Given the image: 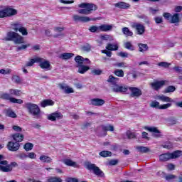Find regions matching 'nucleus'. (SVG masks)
Listing matches in <instances>:
<instances>
[{"label":"nucleus","mask_w":182,"mask_h":182,"mask_svg":"<svg viewBox=\"0 0 182 182\" xmlns=\"http://www.w3.org/2000/svg\"><path fill=\"white\" fill-rule=\"evenodd\" d=\"M11 27L14 31H8L5 39L7 41H13L14 44H21V46H18V47L16 48V51L26 50L28 47H30V43L23 44L25 41L24 37L18 33V31L20 32L21 22L13 21L11 23Z\"/></svg>","instance_id":"nucleus-1"},{"label":"nucleus","mask_w":182,"mask_h":182,"mask_svg":"<svg viewBox=\"0 0 182 182\" xmlns=\"http://www.w3.org/2000/svg\"><path fill=\"white\" fill-rule=\"evenodd\" d=\"M9 94L6 92H0V98L1 99H6V100H9L11 103H23L22 100H17V98H14L13 95L16 97H20L21 94V91L20 90H13L11 89L9 90Z\"/></svg>","instance_id":"nucleus-2"},{"label":"nucleus","mask_w":182,"mask_h":182,"mask_svg":"<svg viewBox=\"0 0 182 182\" xmlns=\"http://www.w3.org/2000/svg\"><path fill=\"white\" fill-rule=\"evenodd\" d=\"M157 97L159 100H162V102H167V104H163V105H161L159 101H151L149 104L151 107H155L156 109H168L172 106L171 102H174L173 100L170 98V97H166V95H159Z\"/></svg>","instance_id":"nucleus-3"},{"label":"nucleus","mask_w":182,"mask_h":182,"mask_svg":"<svg viewBox=\"0 0 182 182\" xmlns=\"http://www.w3.org/2000/svg\"><path fill=\"white\" fill-rule=\"evenodd\" d=\"M119 81V78H116L115 77H113V75H109L107 82H111L112 87L111 90L113 92H127L128 91L127 87L124 85H119L117 84Z\"/></svg>","instance_id":"nucleus-4"},{"label":"nucleus","mask_w":182,"mask_h":182,"mask_svg":"<svg viewBox=\"0 0 182 182\" xmlns=\"http://www.w3.org/2000/svg\"><path fill=\"white\" fill-rule=\"evenodd\" d=\"M79 7H81L77 10L80 14H90L92 11L97 10V6L93 4V3H80Z\"/></svg>","instance_id":"nucleus-5"},{"label":"nucleus","mask_w":182,"mask_h":182,"mask_svg":"<svg viewBox=\"0 0 182 182\" xmlns=\"http://www.w3.org/2000/svg\"><path fill=\"white\" fill-rule=\"evenodd\" d=\"M18 14V10L11 6H5L4 9L0 10V18L4 17H12Z\"/></svg>","instance_id":"nucleus-6"},{"label":"nucleus","mask_w":182,"mask_h":182,"mask_svg":"<svg viewBox=\"0 0 182 182\" xmlns=\"http://www.w3.org/2000/svg\"><path fill=\"white\" fill-rule=\"evenodd\" d=\"M182 154V151L181 150H176L173 151V153H164L163 154H160L159 161H168L171 159H178Z\"/></svg>","instance_id":"nucleus-7"},{"label":"nucleus","mask_w":182,"mask_h":182,"mask_svg":"<svg viewBox=\"0 0 182 182\" xmlns=\"http://www.w3.org/2000/svg\"><path fill=\"white\" fill-rule=\"evenodd\" d=\"M26 107H27L31 114H33V116H36V117H39L41 109L38 105H36V104H31V102H28V104H26Z\"/></svg>","instance_id":"nucleus-8"},{"label":"nucleus","mask_w":182,"mask_h":182,"mask_svg":"<svg viewBox=\"0 0 182 182\" xmlns=\"http://www.w3.org/2000/svg\"><path fill=\"white\" fill-rule=\"evenodd\" d=\"M163 16L164 18L168 20L170 23H179L180 21V13H177L176 11L173 14L168 12H164L163 13Z\"/></svg>","instance_id":"nucleus-9"},{"label":"nucleus","mask_w":182,"mask_h":182,"mask_svg":"<svg viewBox=\"0 0 182 182\" xmlns=\"http://www.w3.org/2000/svg\"><path fill=\"white\" fill-rule=\"evenodd\" d=\"M86 168L87 170H90V171H92L95 176H97L98 177H105V173L100 170L96 164H92V163H89L87 164Z\"/></svg>","instance_id":"nucleus-10"},{"label":"nucleus","mask_w":182,"mask_h":182,"mask_svg":"<svg viewBox=\"0 0 182 182\" xmlns=\"http://www.w3.org/2000/svg\"><path fill=\"white\" fill-rule=\"evenodd\" d=\"M144 129L145 130H148V132H152L154 137H161V132L159 130L158 127L155 126H145Z\"/></svg>","instance_id":"nucleus-11"},{"label":"nucleus","mask_w":182,"mask_h":182,"mask_svg":"<svg viewBox=\"0 0 182 182\" xmlns=\"http://www.w3.org/2000/svg\"><path fill=\"white\" fill-rule=\"evenodd\" d=\"M38 63H39V65L41 68L43 70H50V63L48 60L45 58H41V57H38Z\"/></svg>","instance_id":"nucleus-12"},{"label":"nucleus","mask_w":182,"mask_h":182,"mask_svg":"<svg viewBox=\"0 0 182 182\" xmlns=\"http://www.w3.org/2000/svg\"><path fill=\"white\" fill-rule=\"evenodd\" d=\"M166 82V81H164V80L154 81V82H151L150 85L152 90H154L155 91H159V90H160L165 85Z\"/></svg>","instance_id":"nucleus-13"},{"label":"nucleus","mask_w":182,"mask_h":182,"mask_svg":"<svg viewBox=\"0 0 182 182\" xmlns=\"http://www.w3.org/2000/svg\"><path fill=\"white\" fill-rule=\"evenodd\" d=\"M73 18L74 21H82V22H87V21H90L91 20H95V18H91L90 17H88V16H80L79 14H74L73 16Z\"/></svg>","instance_id":"nucleus-14"},{"label":"nucleus","mask_w":182,"mask_h":182,"mask_svg":"<svg viewBox=\"0 0 182 182\" xmlns=\"http://www.w3.org/2000/svg\"><path fill=\"white\" fill-rule=\"evenodd\" d=\"M18 164L16 161H12L10 164H9V161H7V164L6 167H0V168L3 171L4 173H9L12 171L13 167H18Z\"/></svg>","instance_id":"nucleus-15"},{"label":"nucleus","mask_w":182,"mask_h":182,"mask_svg":"<svg viewBox=\"0 0 182 182\" xmlns=\"http://www.w3.org/2000/svg\"><path fill=\"white\" fill-rule=\"evenodd\" d=\"M132 27L135 28L137 31V34L142 35L145 31V26L141 23H133Z\"/></svg>","instance_id":"nucleus-16"},{"label":"nucleus","mask_w":182,"mask_h":182,"mask_svg":"<svg viewBox=\"0 0 182 182\" xmlns=\"http://www.w3.org/2000/svg\"><path fill=\"white\" fill-rule=\"evenodd\" d=\"M20 146V143H17L16 141H11L7 144V149L11 151H17V150H19Z\"/></svg>","instance_id":"nucleus-17"},{"label":"nucleus","mask_w":182,"mask_h":182,"mask_svg":"<svg viewBox=\"0 0 182 182\" xmlns=\"http://www.w3.org/2000/svg\"><path fill=\"white\" fill-rule=\"evenodd\" d=\"M106 101L102 100V98H92L88 101L89 105H92V106H103Z\"/></svg>","instance_id":"nucleus-18"},{"label":"nucleus","mask_w":182,"mask_h":182,"mask_svg":"<svg viewBox=\"0 0 182 182\" xmlns=\"http://www.w3.org/2000/svg\"><path fill=\"white\" fill-rule=\"evenodd\" d=\"M63 114L60 112H54L53 113H50L48 115V119L49 120H58L59 119H63Z\"/></svg>","instance_id":"nucleus-19"},{"label":"nucleus","mask_w":182,"mask_h":182,"mask_svg":"<svg viewBox=\"0 0 182 182\" xmlns=\"http://www.w3.org/2000/svg\"><path fill=\"white\" fill-rule=\"evenodd\" d=\"M108 40H112L109 34H101L97 39L98 44H103V41H107Z\"/></svg>","instance_id":"nucleus-20"},{"label":"nucleus","mask_w":182,"mask_h":182,"mask_svg":"<svg viewBox=\"0 0 182 182\" xmlns=\"http://www.w3.org/2000/svg\"><path fill=\"white\" fill-rule=\"evenodd\" d=\"M59 88L64 91L65 94H72L74 92L73 88H71L67 84H59Z\"/></svg>","instance_id":"nucleus-21"},{"label":"nucleus","mask_w":182,"mask_h":182,"mask_svg":"<svg viewBox=\"0 0 182 182\" xmlns=\"http://www.w3.org/2000/svg\"><path fill=\"white\" fill-rule=\"evenodd\" d=\"M129 90L131 91V97H139L142 95L141 90L139 88L131 87Z\"/></svg>","instance_id":"nucleus-22"},{"label":"nucleus","mask_w":182,"mask_h":182,"mask_svg":"<svg viewBox=\"0 0 182 182\" xmlns=\"http://www.w3.org/2000/svg\"><path fill=\"white\" fill-rule=\"evenodd\" d=\"M113 24H101L100 31H111L113 29Z\"/></svg>","instance_id":"nucleus-23"},{"label":"nucleus","mask_w":182,"mask_h":182,"mask_svg":"<svg viewBox=\"0 0 182 182\" xmlns=\"http://www.w3.org/2000/svg\"><path fill=\"white\" fill-rule=\"evenodd\" d=\"M75 63H77L76 67H77L78 70H80L84 61H85V58H84L81 55H77V57H75Z\"/></svg>","instance_id":"nucleus-24"},{"label":"nucleus","mask_w":182,"mask_h":182,"mask_svg":"<svg viewBox=\"0 0 182 182\" xmlns=\"http://www.w3.org/2000/svg\"><path fill=\"white\" fill-rule=\"evenodd\" d=\"M114 6L119 9H128L130 7V4H129V3H125V1H118V3L114 4Z\"/></svg>","instance_id":"nucleus-25"},{"label":"nucleus","mask_w":182,"mask_h":182,"mask_svg":"<svg viewBox=\"0 0 182 182\" xmlns=\"http://www.w3.org/2000/svg\"><path fill=\"white\" fill-rule=\"evenodd\" d=\"M64 164H66V166H70V167H78L76 161H73L70 159H65L63 160Z\"/></svg>","instance_id":"nucleus-26"},{"label":"nucleus","mask_w":182,"mask_h":182,"mask_svg":"<svg viewBox=\"0 0 182 182\" xmlns=\"http://www.w3.org/2000/svg\"><path fill=\"white\" fill-rule=\"evenodd\" d=\"M74 55L73 53H63V54H60V58H62V60H70Z\"/></svg>","instance_id":"nucleus-27"},{"label":"nucleus","mask_w":182,"mask_h":182,"mask_svg":"<svg viewBox=\"0 0 182 182\" xmlns=\"http://www.w3.org/2000/svg\"><path fill=\"white\" fill-rule=\"evenodd\" d=\"M39 159L42 163H52V158L49 156H46L44 154L40 156Z\"/></svg>","instance_id":"nucleus-28"},{"label":"nucleus","mask_w":182,"mask_h":182,"mask_svg":"<svg viewBox=\"0 0 182 182\" xmlns=\"http://www.w3.org/2000/svg\"><path fill=\"white\" fill-rule=\"evenodd\" d=\"M136 149L137 151H139L140 153H148L149 151H151L150 148L145 146H136Z\"/></svg>","instance_id":"nucleus-29"},{"label":"nucleus","mask_w":182,"mask_h":182,"mask_svg":"<svg viewBox=\"0 0 182 182\" xmlns=\"http://www.w3.org/2000/svg\"><path fill=\"white\" fill-rule=\"evenodd\" d=\"M106 48L107 50H109L112 53V51H116L117 50H118L119 46L118 44H112V43H109L108 44H107Z\"/></svg>","instance_id":"nucleus-30"},{"label":"nucleus","mask_w":182,"mask_h":182,"mask_svg":"<svg viewBox=\"0 0 182 182\" xmlns=\"http://www.w3.org/2000/svg\"><path fill=\"white\" fill-rule=\"evenodd\" d=\"M12 137L16 143H19L23 140L24 136L23 134H20V133H16L15 134H13Z\"/></svg>","instance_id":"nucleus-31"},{"label":"nucleus","mask_w":182,"mask_h":182,"mask_svg":"<svg viewBox=\"0 0 182 182\" xmlns=\"http://www.w3.org/2000/svg\"><path fill=\"white\" fill-rule=\"evenodd\" d=\"M124 47L131 51H134L135 50V47L132 41H125V43H124Z\"/></svg>","instance_id":"nucleus-32"},{"label":"nucleus","mask_w":182,"mask_h":182,"mask_svg":"<svg viewBox=\"0 0 182 182\" xmlns=\"http://www.w3.org/2000/svg\"><path fill=\"white\" fill-rule=\"evenodd\" d=\"M53 105H55V102L54 101H52V100H44V101L41 102L42 107H46V106H53Z\"/></svg>","instance_id":"nucleus-33"},{"label":"nucleus","mask_w":182,"mask_h":182,"mask_svg":"<svg viewBox=\"0 0 182 182\" xmlns=\"http://www.w3.org/2000/svg\"><path fill=\"white\" fill-rule=\"evenodd\" d=\"M139 51L141 53H144L149 50V46L147 44H144L142 43H138Z\"/></svg>","instance_id":"nucleus-34"},{"label":"nucleus","mask_w":182,"mask_h":182,"mask_svg":"<svg viewBox=\"0 0 182 182\" xmlns=\"http://www.w3.org/2000/svg\"><path fill=\"white\" fill-rule=\"evenodd\" d=\"M89 70L90 67L88 65H84L82 63L81 67L78 70V73L80 74H85V73H87V71H88Z\"/></svg>","instance_id":"nucleus-35"},{"label":"nucleus","mask_w":182,"mask_h":182,"mask_svg":"<svg viewBox=\"0 0 182 182\" xmlns=\"http://www.w3.org/2000/svg\"><path fill=\"white\" fill-rule=\"evenodd\" d=\"M102 129L105 132V136L107 134V132H114V127L112 124H107V126H103Z\"/></svg>","instance_id":"nucleus-36"},{"label":"nucleus","mask_w":182,"mask_h":182,"mask_svg":"<svg viewBox=\"0 0 182 182\" xmlns=\"http://www.w3.org/2000/svg\"><path fill=\"white\" fill-rule=\"evenodd\" d=\"M122 33H124V34L127 36V37L133 36V31H131L129 27H123Z\"/></svg>","instance_id":"nucleus-37"},{"label":"nucleus","mask_w":182,"mask_h":182,"mask_svg":"<svg viewBox=\"0 0 182 182\" xmlns=\"http://www.w3.org/2000/svg\"><path fill=\"white\" fill-rule=\"evenodd\" d=\"M20 33H21L22 37H23V36H28V34L26 27H24L22 23H20Z\"/></svg>","instance_id":"nucleus-38"},{"label":"nucleus","mask_w":182,"mask_h":182,"mask_svg":"<svg viewBox=\"0 0 182 182\" xmlns=\"http://www.w3.org/2000/svg\"><path fill=\"white\" fill-rule=\"evenodd\" d=\"M3 159L4 156L2 154H0V167H6L8 161L7 160H3ZM0 171H3V170L0 168Z\"/></svg>","instance_id":"nucleus-39"},{"label":"nucleus","mask_w":182,"mask_h":182,"mask_svg":"<svg viewBox=\"0 0 182 182\" xmlns=\"http://www.w3.org/2000/svg\"><path fill=\"white\" fill-rule=\"evenodd\" d=\"M99 154L102 157H109V156H112V151H109L107 150H103L102 151H100L99 153Z\"/></svg>","instance_id":"nucleus-40"},{"label":"nucleus","mask_w":182,"mask_h":182,"mask_svg":"<svg viewBox=\"0 0 182 182\" xmlns=\"http://www.w3.org/2000/svg\"><path fill=\"white\" fill-rule=\"evenodd\" d=\"M46 182H63L60 177H48Z\"/></svg>","instance_id":"nucleus-41"},{"label":"nucleus","mask_w":182,"mask_h":182,"mask_svg":"<svg viewBox=\"0 0 182 182\" xmlns=\"http://www.w3.org/2000/svg\"><path fill=\"white\" fill-rule=\"evenodd\" d=\"M127 136L128 137V139H136V134L134 132H131V130H127Z\"/></svg>","instance_id":"nucleus-42"},{"label":"nucleus","mask_w":182,"mask_h":182,"mask_svg":"<svg viewBox=\"0 0 182 182\" xmlns=\"http://www.w3.org/2000/svg\"><path fill=\"white\" fill-rule=\"evenodd\" d=\"M90 31H91L92 33H100V26H91L89 28Z\"/></svg>","instance_id":"nucleus-43"},{"label":"nucleus","mask_w":182,"mask_h":182,"mask_svg":"<svg viewBox=\"0 0 182 182\" xmlns=\"http://www.w3.org/2000/svg\"><path fill=\"white\" fill-rule=\"evenodd\" d=\"M6 114L7 116H9L10 117H16V113H15V112H14L13 110H11V109H8L6 111Z\"/></svg>","instance_id":"nucleus-44"},{"label":"nucleus","mask_w":182,"mask_h":182,"mask_svg":"<svg viewBox=\"0 0 182 182\" xmlns=\"http://www.w3.org/2000/svg\"><path fill=\"white\" fill-rule=\"evenodd\" d=\"M33 147V143H26L24 144V149L26 150V151H30V150H32Z\"/></svg>","instance_id":"nucleus-45"},{"label":"nucleus","mask_w":182,"mask_h":182,"mask_svg":"<svg viewBox=\"0 0 182 182\" xmlns=\"http://www.w3.org/2000/svg\"><path fill=\"white\" fill-rule=\"evenodd\" d=\"M35 63H38V57H36V58H32L28 63H27L28 67H32Z\"/></svg>","instance_id":"nucleus-46"},{"label":"nucleus","mask_w":182,"mask_h":182,"mask_svg":"<svg viewBox=\"0 0 182 182\" xmlns=\"http://www.w3.org/2000/svg\"><path fill=\"white\" fill-rule=\"evenodd\" d=\"M114 74L117 75V77H124L123 70H115V71H114Z\"/></svg>","instance_id":"nucleus-47"},{"label":"nucleus","mask_w":182,"mask_h":182,"mask_svg":"<svg viewBox=\"0 0 182 182\" xmlns=\"http://www.w3.org/2000/svg\"><path fill=\"white\" fill-rule=\"evenodd\" d=\"M164 178L167 181H171V180L176 178V176H174V174H168L167 176H165Z\"/></svg>","instance_id":"nucleus-48"},{"label":"nucleus","mask_w":182,"mask_h":182,"mask_svg":"<svg viewBox=\"0 0 182 182\" xmlns=\"http://www.w3.org/2000/svg\"><path fill=\"white\" fill-rule=\"evenodd\" d=\"M159 67H164V68H168L171 64L169 63H166V61H162L158 63Z\"/></svg>","instance_id":"nucleus-49"},{"label":"nucleus","mask_w":182,"mask_h":182,"mask_svg":"<svg viewBox=\"0 0 182 182\" xmlns=\"http://www.w3.org/2000/svg\"><path fill=\"white\" fill-rule=\"evenodd\" d=\"M11 70L10 68H6V70H4V69L0 70V74H3L4 75L11 74Z\"/></svg>","instance_id":"nucleus-50"},{"label":"nucleus","mask_w":182,"mask_h":182,"mask_svg":"<svg viewBox=\"0 0 182 182\" xmlns=\"http://www.w3.org/2000/svg\"><path fill=\"white\" fill-rule=\"evenodd\" d=\"M17 157H18L20 160H25L26 159H28V154L26 153H20L17 155Z\"/></svg>","instance_id":"nucleus-51"},{"label":"nucleus","mask_w":182,"mask_h":182,"mask_svg":"<svg viewBox=\"0 0 182 182\" xmlns=\"http://www.w3.org/2000/svg\"><path fill=\"white\" fill-rule=\"evenodd\" d=\"M174 91H176V87L173 86L167 87V88L165 90L166 93L174 92Z\"/></svg>","instance_id":"nucleus-52"},{"label":"nucleus","mask_w":182,"mask_h":182,"mask_svg":"<svg viewBox=\"0 0 182 182\" xmlns=\"http://www.w3.org/2000/svg\"><path fill=\"white\" fill-rule=\"evenodd\" d=\"M102 53L104 54H106L107 57H112V53L111 52L110 50H108L106 48V50H102Z\"/></svg>","instance_id":"nucleus-53"},{"label":"nucleus","mask_w":182,"mask_h":182,"mask_svg":"<svg viewBox=\"0 0 182 182\" xmlns=\"http://www.w3.org/2000/svg\"><path fill=\"white\" fill-rule=\"evenodd\" d=\"M166 168H167V170L173 171V170H175L176 166H175V164H173L172 163H169L168 164L166 165Z\"/></svg>","instance_id":"nucleus-54"},{"label":"nucleus","mask_w":182,"mask_h":182,"mask_svg":"<svg viewBox=\"0 0 182 182\" xmlns=\"http://www.w3.org/2000/svg\"><path fill=\"white\" fill-rule=\"evenodd\" d=\"M27 156L29 159H35L37 157V154H36V153H34L33 151H31L30 153H28Z\"/></svg>","instance_id":"nucleus-55"},{"label":"nucleus","mask_w":182,"mask_h":182,"mask_svg":"<svg viewBox=\"0 0 182 182\" xmlns=\"http://www.w3.org/2000/svg\"><path fill=\"white\" fill-rule=\"evenodd\" d=\"M91 73L93 75H100L102 71V70H92Z\"/></svg>","instance_id":"nucleus-56"},{"label":"nucleus","mask_w":182,"mask_h":182,"mask_svg":"<svg viewBox=\"0 0 182 182\" xmlns=\"http://www.w3.org/2000/svg\"><path fill=\"white\" fill-rule=\"evenodd\" d=\"M119 160L114 159V160H110L108 163L109 166H117L118 164Z\"/></svg>","instance_id":"nucleus-57"},{"label":"nucleus","mask_w":182,"mask_h":182,"mask_svg":"<svg viewBox=\"0 0 182 182\" xmlns=\"http://www.w3.org/2000/svg\"><path fill=\"white\" fill-rule=\"evenodd\" d=\"M141 136L146 140H150V137L149 136V133H147V132H142Z\"/></svg>","instance_id":"nucleus-58"},{"label":"nucleus","mask_w":182,"mask_h":182,"mask_svg":"<svg viewBox=\"0 0 182 182\" xmlns=\"http://www.w3.org/2000/svg\"><path fill=\"white\" fill-rule=\"evenodd\" d=\"M114 65L118 68H124L127 67L125 63H117V64H114Z\"/></svg>","instance_id":"nucleus-59"},{"label":"nucleus","mask_w":182,"mask_h":182,"mask_svg":"<svg viewBox=\"0 0 182 182\" xmlns=\"http://www.w3.org/2000/svg\"><path fill=\"white\" fill-rule=\"evenodd\" d=\"M66 182H78L77 178H73L71 177H68V178L65 179Z\"/></svg>","instance_id":"nucleus-60"},{"label":"nucleus","mask_w":182,"mask_h":182,"mask_svg":"<svg viewBox=\"0 0 182 182\" xmlns=\"http://www.w3.org/2000/svg\"><path fill=\"white\" fill-rule=\"evenodd\" d=\"M12 129L15 130V132H22V127L20 126L14 125L12 127Z\"/></svg>","instance_id":"nucleus-61"},{"label":"nucleus","mask_w":182,"mask_h":182,"mask_svg":"<svg viewBox=\"0 0 182 182\" xmlns=\"http://www.w3.org/2000/svg\"><path fill=\"white\" fill-rule=\"evenodd\" d=\"M118 55H119V57H122V58H127L129 54H128V53H124L123 51H121L120 53H118Z\"/></svg>","instance_id":"nucleus-62"},{"label":"nucleus","mask_w":182,"mask_h":182,"mask_svg":"<svg viewBox=\"0 0 182 182\" xmlns=\"http://www.w3.org/2000/svg\"><path fill=\"white\" fill-rule=\"evenodd\" d=\"M41 48V46L39 44H36L35 46H33L32 47V50H33L34 51H38V50H40Z\"/></svg>","instance_id":"nucleus-63"},{"label":"nucleus","mask_w":182,"mask_h":182,"mask_svg":"<svg viewBox=\"0 0 182 182\" xmlns=\"http://www.w3.org/2000/svg\"><path fill=\"white\" fill-rule=\"evenodd\" d=\"M174 10L176 13H179L182 10V6H176Z\"/></svg>","instance_id":"nucleus-64"}]
</instances>
